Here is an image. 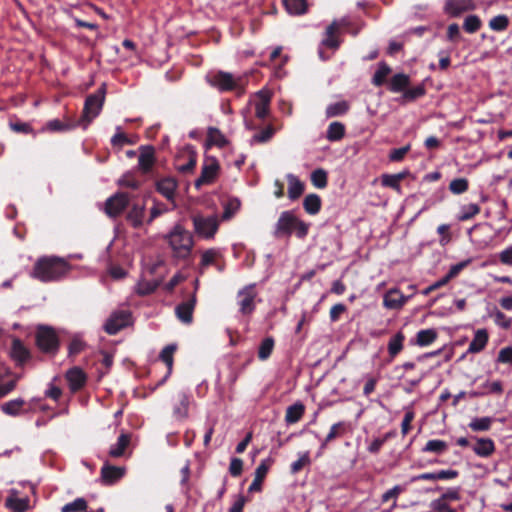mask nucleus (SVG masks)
Here are the masks:
<instances>
[{"label":"nucleus","instance_id":"f257e3e1","mask_svg":"<svg viewBox=\"0 0 512 512\" xmlns=\"http://www.w3.org/2000/svg\"><path fill=\"white\" fill-rule=\"evenodd\" d=\"M70 264L57 256L40 257L34 264L31 276L41 282H56L69 273Z\"/></svg>","mask_w":512,"mask_h":512},{"label":"nucleus","instance_id":"f03ea898","mask_svg":"<svg viewBox=\"0 0 512 512\" xmlns=\"http://www.w3.org/2000/svg\"><path fill=\"white\" fill-rule=\"evenodd\" d=\"M309 232V224L300 220L293 211H283L276 223L274 236L276 238L290 237L292 233L299 239H303Z\"/></svg>","mask_w":512,"mask_h":512},{"label":"nucleus","instance_id":"7ed1b4c3","mask_svg":"<svg viewBox=\"0 0 512 512\" xmlns=\"http://www.w3.org/2000/svg\"><path fill=\"white\" fill-rule=\"evenodd\" d=\"M206 80L210 86L216 88L219 92L235 91L238 96L245 93L248 77L245 75L234 76L232 73L217 71L207 75Z\"/></svg>","mask_w":512,"mask_h":512},{"label":"nucleus","instance_id":"20e7f679","mask_svg":"<svg viewBox=\"0 0 512 512\" xmlns=\"http://www.w3.org/2000/svg\"><path fill=\"white\" fill-rule=\"evenodd\" d=\"M167 240L174 258L186 260L190 256L194 245L193 236L184 227L176 225L167 235Z\"/></svg>","mask_w":512,"mask_h":512},{"label":"nucleus","instance_id":"39448f33","mask_svg":"<svg viewBox=\"0 0 512 512\" xmlns=\"http://www.w3.org/2000/svg\"><path fill=\"white\" fill-rule=\"evenodd\" d=\"M106 97V84L101 86L85 99L80 123L86 128L101 112Z\"/></svg>","mask_w":512,"mask_h":512},{"label":"nucleus","instance_id":"423d86ee","mask_svg":"<svg viewBox=\"0 0 512 512\" xmlns=\"http://www.w3.org/2000/svg\"><path fill=\"white\" fill-rule=\"evenodd\" d=\"M35 343L38 349L46 354H56L60 340L56 330L47 325H39L35 332Z\"/></svg>","mask_w":512,"mask_h":512},{"label":"nucleus","instance_id":"0eeeda50","mask_svg":"<svg viewBox=\"0 0 512 512\" xmlns=\"http://www.w3.org/2000/svg\"><path fill=\"white\" fill-rule=\"evenodd\" d=\"M257 297L256 284H248L237 293V304L239 312L243 316L251 315L256 309L255 298Z\"/></svg>","mask_w":512,"mask_h":512},{"label":"nucleus","instance_id":"6e6552de","mask_svg":"<svg viewBox=\"0 0 512 512\" xmlns=\"http://www.w3.org/2000/svg\"><path fill=\"white\" fill-rule=\"evenodd\" d=\"M193 225L196 233L206 239L213 238L218 230L219 222L216 217H203L196 215L193 217Z\"/></svg>","mask_w":512,"mask_h":512},{"label":"nucleus","instance_id":"1a4fd4ad","mask_svg":"<svg viewBox=\"0 0 512 512\" xmlns=\"http://www.w3.org/2000/svg\"><path fill=\"white\" fill-rule=\"evenodd\" d=\"M220 171V165L216 158H208L202 165L201 174L195 181L196 189L203 185L212 184Z\"/></svg>","mask_w":512,"mask_h":512},{"label":"nucleus","instance_id":"9d476101","mask_svg":"<svg viewBox=\"0 0 512 512\" xmlns=\"http://www.w3.org/2000/svg\"><path fill=\"white\" fill-rule=\"evenodd\" d=\"M129 202L130 198L127 193L118 192L106 200L105 213L111 218H116L128 207Z\"/></svg>","mask_w":512,"mask_h":512},{"label":"nucleus","instance_id":"9b49d317","mask_svg":"<svg viewBox=\"0 0 512 512\" xmlns=\"http://www.w3.org/2000/svg\"><path fill=\"white\" fill-rule=\"evenodd\" d=\"M131 321V313L121 310L113 313L106 321L104 330L109 335L117 334L121 329L127 327Z\"/></svg>","mask_w":512,"mask_h":512},{"label":"nucleus","instance_id":"f8f14e48","mask_svg":"<svg viewBox=\"0 0 512 512\" xmlns=\"http://www.w3.org/2000/svg\"><path fill=\"white\" fill-rule=\"evenodd\" d=\"M9 355L19 367H23L32 358L31 351L19 338L12 339Z\"/></svg>","mask_w":512,"mask_h":512},{"label":"nucleus","instance_id":"ddd939ff","mask_svg":"<svg viewBox=\"0 0 512 512\" xmlns=\"http://www.w3.org/2000/svg\"><path fill=\"white\" fill-rule=\"evenodd\" d=\"M475 9L473 0H445L444 12L450 17H459Z\"/></svg>","mask_w":512,"mask_h":512},{"label":"nucleus","instance_id":"4468645a","mask_svg":"<svg viewBox=\"0 0 512 512\" xmlns=\"http://www.w3.org/2000/svg\"><path fill=\"white\" fill-rule=\"evenodd\" d=\"M196 293L186 301L179 303L175 308L177 318L184 324H190L193 321V312L196 306Z\"/></svg>","mask_w":512,"mask_h":512},{"label":"nucleus","instance_id":"2eb2a0df","mask_svg":"<svg viewBox=\"0 0 512 512\" xmlns=\"http://www.w3.org/2000/svg\"><path fill=\"white\" fill-rule=\"evenodd\" d=\"M459 475V472L457 470H439L436 472H425L421 473L419 475H415L411 477L410 482H417L421 480H429V481H437V480H450L455 479Z\"/></svg>","mask_w":512,"mask_h":512},{"label":"nucleus","instance_id":"dca6fc26","mask_svg":"<svg viewBox=\"0 0 512 512\" xmlns=\"http://www.w3.org/2000/svg\"><path fill=\"white\" fill-rule=\"evenodd\" d=\"M351 430V425L346 421H339L333 424L326 435V437L322 440L320 449H325L329 443L334 441L337 438L343 437Z\"/></svg>","mask_w":512,"mask_h":512},{"label":"nucleus","instance_id":"f3484780","mask_svg":"<svg viewBox=\"0 0 512 512\" xmlns=\"http://www.w3.org/2000/svg\"><path fill=\"white\" fill-rule=\"evenodd\" d=\"M65 377L69 384V388L72 392L79 391L80 389H82L85 386V384L87 382L86 374L84 373V371L81 368H79L77 366L70 368L66 372Z\"/></svg>","mask_w":512,"mask_h":512},{"label":"nucleus","instance_id":"a211bd4d","mask_svg":"<svg viewBox=\"0 0 512 512\" xmlns=\"http://www.w3.org/2000/svg\"><path fill=\"white\" fill-rule=\"evenodd\" d=\"M125 475V468L104 463L101 468V479L106 485H112Z\"/></svg>","mask_w":512,"mask_h":512},{"label":"nucleus","instance_id":"6ab92c4d","mask_svg":"<svg viewBox=\"0 0 512 512\" xmlns=\"http://www.w3.org/2000/svg\"><path fill=\"white\" fill-rule=\"evenodd\" d=\"M338 32L339 25L336 21H333L326 28L325 37L321 41V46H324L332 50H337L341 44V40L338 37Z\"/></svg>","mask_w":512,"mask_h":512},{"label":"nucleus","instance_id":"aec40b11","mask_svg":"<svg viewBox=\"0 0 512 512\" xmlns=\"http://www.w3.org/2000/svg\"><path fill=\"white\" fill-rule=\"evenodd\" d=\"M409 297L404 296L398 289H390L383 298V304L388 309L402 308Z\"/></svg>","mask_w":512,"mask_h":512},{"label":"nucleus","instance_id":"412c9836","mask_svg":"<svg viewBox=\"0 0 512 512\" xmlns=\"http://www.w3.org/2000/svg\"><path fill=\"white\" fill-rule=\"evenodd\" d=\"M177 181L172 177H165L156 182V190L168 201H173L177 189Z\"/></svg>","mask_w":512,"mask_h":512},{"label":"nucleus","instance_id":"4be33fe9","mask_svg":"<svg viewBox=\"0 0 512 512\" xmlns=\"http://www.w3.org/2000/svg\"><path fill=\"white\" fill-rule=\"evenodd\" d=\"M259 100L255 104V116L260 120H265L270 114L271 97L264 91L257 93Z\"/></svg>","mask_w":512,"mask_h":512},{"label":"nucleus","instance_id":"5701e85b","mask_svg":"<svg viewBox=\"0 0 512 512\" xmlns=\"http://www.w3.org/2000/svg\"><path fill=\"white\" fill-rule=\"evenodd\" d=\"M145 216V205L133 204L126 215L127 222L133 228H140L143 225Z\"/></svg>","mask_w":512,"mask_h":512},{"label":"nucleus","instance_id":"b1692460","mask_svg":"<svg viewBox=\"0 0 512 512\" xmlns=\"http://www.w3.org/2000/svg\"><path fill=\"white\" fill-rule=\"evenodd\" d=\"M154 162V148L152 146H142V150L138 158L139 168L143 173H148L152 169Z\"/></svg>","mask_w":512,"mask_h":512},{"label":"nucleus","instance_id":"393cba45","mask_svg":"<svg viewBox=\"0 0 512 512\" xmlns=\"http://www.w3.org/2000/svg\"><path fill=\"white\" fill-rule=\"evenodd\" d=\"M489 340V335L486 329H478L472 341L469 344L468 352L469 353H479L486 347Z\"/></svg>","mask_w":512,"mask_h":512},{"label":"nucleus","instance_id":"a878e982","mask_svg":"<svg viewBox=\"0 0 512 512\" xmlns=\"http://www.w3.org/2000/svg\"><path fill=\"white\" fill-rule=\"evenodd\" d=\"M387 84L389 91L392 93H404L410 85V77L404 73H397L392 76Z\"/></svg>","mask_w":512,"mask_h":512},{"label":"nucleus","instance_id":"bb28decb","mask_svg":"<svg viewBox=\"0 0 512 512\" xmlns=\"http://www.w3.org/2000/svg\"><path fill=\"white\" fill-rule=\"evenodd\" d=\"M197 163V155L194 152L186 153L177 158L176 169L183 174L190 173L194 170Z\"/></svg>","mask_w":512,"mask_h":512},{"label":"nucleus","instance_id":"cd10ccee","mask_svg":"<svg viewBox=\"0 0 512 512\" xmlns=\"http://www.w3.org/2000/svg\"><path fill=\"white\" fill-rule=\"evenodd\" d=\"M131 441L130 434L121 433L117 439L116 444L112 445L109 450V456L112 458H119L124 456L126 449Z\"/></svg>","mask_w":512,"mask_h":512},{"label":"nucleus","instance_id":"c85d7f7f","mask_svg":"<svg viewBox=\"0 0 512 512\" xmlns=\"http://www.w3.org/2000/svg\"><path fill=\"white\" fill-rule=\"evenodd\" d=\"M288 197L291 200H297L304 192L305 185L294 174H287Z\"/></svg>","mask_w":512,"mask_h":512},{"label":"nucleus","instance_id":"c756f323","mask_svg":"<svg viewBox=\"0 0 512 512\" xmlns=\"http://www.w3.org/2000/svg\"><path fill=\"white\" fill-rule=\"evenodd\" d=\"M305 413V405L298 401L293 405H290L286 409L285 422L287 424H295L299 422Z\"/></svg>","mask_w":512,"mask_h":512},{"label":"nucleus","instance_id":"7c9ffc66","mask_svg":"<svg viewBox=\"0 0 512 512\" xmlns=\"http://www.w3.org/2000/svg\"><path fill=\"white\" fill-rule=\"evenodd\" d=\"M176 349H177V346L175 344H170V345L165 346L162 349L161 353H160V356H159L160 359L167 366V373L164 376V378L160 381L159 384H163L167 380V378L170 376V374L172 372V368H173V355H174Z\"/></svg>","mask_w":512,"mask_h":512},{"label":"nucleus","instance_id":"2f4dec72","mask_svg":"<svg viewBox=\"0 0 512 512\" xmlns=\"http://www.w3.org/2000/svg\"><path fill=\"white\" fill-rule=\"evenodd\" d=\"M269 470V466L265 461H262L259 466L255 470V477L252 483L250 484L248 491L249 492H259L262 489V482L264 481Z\"/></svg>","mask_w":512,"mask_h":512},{"label":"nucleus","instance_id":"473e14b6","mask_svg":"<svg viewBox=\"0 0 512 512\" xmlns=\"http://www.w3.org/2000/svg\"><path fill=\"white\" fill-rule=\"evenodd\" d=\"M473 451L480 457H489L495 451V444L490 438H479L473 446Z\"/></svg>","mask_w":512,"mask_h":512},{"label":"nucleus","instance_id":"72a5a7b5","mask_svg":"<svg viewBox=\"0 0 512 512\" xmlns=\"http://www.w3.org/2000/svg\"><path fill=\"white\" fill-rule=\"evenodd\" d=\"M407 172H400L397 174H383L381 176V184L384 187L391 188L398 193H401L400 182L405 179Z\"/></svg>","mask_w":512,"mask_h":512},{"label":"nucleus","instance_id":"f704fd0d","mask_svg":"<svg viewBox=\"0 0 512 512\" xmlns=\"http://www.w3.org/2000/svg\"><path fill=\"white\" fill-rule=\"evenodd\" d=\"M189 403L190 397L184 392L179 393L178 404L173 409V415L179 420L186 419L188 417Z\"/></svg>","mask_w":512,"mask_h":512},{"label":"nucleus","instance_id":"c9c22d12","mask_svg":"<svg viewBox=\"0 0 512 512\" xmlns=\"http://www.w3.org/2000/svg\"><path fill=\"white\" fill-rule=\"evenodd\" d=\"M322 201L319 195L311 193L305 196L303 208L309 215H316L320 212Z\"/></svg>","mask_w":512,"mask_h":512},{"label":"nucleus","instance_id":"e433bc0d","mask_svg":"<svg viewBox=\"0 0 512 512\" xmlns=\"http://www.w3.org/2000/svg\"><path fill=\"white\" fill-rule=\"evenodd\" d=\"M282 3L291 15H303L308 10L307 0H282Z\"/></svg>","mask_w":512,"mask_h":512},{"label":"nucleus","instance_id":"4c0bfd02","mask_svg":"<svg viewBox=\"0 0 512 512\" xmlns=\"http://www.w3.org/2000/svg\"><path fill=\"white\" fill-rule=\"evenodd\" d=\"M391 71V67L386 62H380L375 74L373 75L372 84L376 87H380L387 83L386 79Z\"/></svg>","mask_w":512,"mask_h":512},{"label":"nucleus","instance_id":"58836bf2","mask_svg":"<svg viewBox=\"0 0 512 512\" xmlns=\"http://www.w3.org/2000/svg\"><path fill=\"white\" fill-rule=\"evenodd\" d=\"M345 136V126L341 122H332L329 124L326 138L331 141H339Z\"/></svg>","mask_w":512,"mask_h":512},{"label":"nucleus","instance_id":"ea45409f","mask_svg":"<svg viewBox=\"0 0 512 512\" xmlns=\"http://www.w3.org/2000/svg\"><path fill=\"white\" fill-rule=\"evenodd\" d=\"M5 506L14 512H26L29 509V499L8 497Z\"/></svg>","mask_w":512,"mask_h":512},{"label":"nucleus","instance_id":"a19ab883","mask_svg":"<svg viewBox=\"0 0 512 512\" xmlns=\"http://www.w3.org/2000/svg\"><path fill=\"white\" fill-rule=\"evenodd\" d=\"M162 279L142 280L137 285V294L146 296L152 294L161 284Z\"/></svg>","mask_w":512,"mask_h":512},{"label":"nucleus","instance_id":"79ce46f5","mask_svg":"<svg viewBox=\"0 0 512 512\" xmlns=\"http://www.w3.org/2000/svg\"><path fill=\"white\" fill-rule=\"evenodd\" d=\"M216 145L220 148L227 145V139L217 128L210 127L208 129L207 146Z\"/></svg>","mask_w":512,"mask_h":512},{"label":"nucleus","instance_id":"37998d69","mask_svg":"<svg viewBox=\"0 0 512 512\" xmlns=\"http://www.w3.org/2000/svg\"><path fill=\"white\" fill-rule=\"evenodd\" d=\"M437 332L434 329H423L417 333V345L424 347L432 344L437 338Z\"/></svg>","mask_w":512,"mask_h":512},{"label":"nucleus","instance_id":"c03bdc74","mask_svg":"<svg viewBox=\"0 0 512 512\" xmlns=\"http://www.w3.org/2000/svg\"><path fill=\"white\" fill-rule=\"evenodd\" d=\"M405 336L402 332L396 333L388 343V353L391 357L398 355L403 349Z\"/></svg>","mask_w":512,"mask_h":512},{"label":"nucleus","instance_id":"a18cd8bd","mask_svg":"<svg viewBox=\"0 0 512 512\" xmlns=\"http://www.w3.org/2000/svg\"><path fill=\"white\" fill-rule=\"evenodd\" d=\"M310 180L314 187L324 189L328 184V174L324 169L318 168L311 173Z\"/></svg>","mask_w":512,"mask_h":512},{"label":"nucleus","instance_id":"49530a36","mask_svg":"<svg viewBox=\"0 0 512 512\" xmlns=\"http://www.w3.org/2000/svg\"><path fill=\"white\" fill-rule=\"evenodd\" d=\"M24 404L25 401L21 398L13 399L2 404L1 410L7 415L17 416Z\"/></svg>","mask_w":512,"mask_h":512},{"label":"nucleus","instance_id":"de8ad7c7","mask_svg":"<svg viewBox=\"0 0 512 512\" xmlns=\"http://www.w3.org/2000/svg\"><path fill=\"white\" fill-rule=\"evenodd\" d=\"M349 110V104L346 101H339L336 103H332L327 106L326 108V116L328 118L330 117H337L344 115Z\"/></svg>","mask_w":512,"mask_h":512},{"label":"nucleus","instance_id":"09e8293b","mask_svg":"<svg viewBox=\"0 0 512 512\" xmlns=\"http://www.w3.org/2000/svg\"><path fill=\"white\" fill-rule=\"evenodd\" d=\"M274 344L275 342L272 337L263 339L258 349V358L262 361L267 360L273 352Z\"/></svg>","mask_w":512,"mask_h":512},{"label":"nucleus","instance_id":"8fccbe9b","mask_svg":"<svg viewBox=\"0 0 512 512\" xmlns=\"http://www.w3.org/2000/svg\"><path fill=\"white\" fill-rule=\"evenodd\" d=\"M88 509L87 501L84 498H76L74 501L65 504L61 512H86Z\"/></svg>","mask_w":512,"mask_h":512},{"label":"nucleus","instance_id":"3c124183","mask_svg":"<svg viewBox=\"0 0 512 512\" xmlns=\"http://www.w3.org/2000/svg\"><path fill=\"white\" fill-rule=\"evenodd\" d=\"M480 213V206L478 204H468L461 207L460 213L458 215L459 221H467L472 219L474 216Z\"/></svg>","mask_w":512,"mask_h":512},{"label":"nucleus","instance_id":"603ef678","mask_svg":"<svg viewBox=\"0 0 512 512\" xmlns=\"http://www.w3.org/2000/svg\"><path fill=\"white\" fill-rule=\"evenodd\" d=\"M510 20L508 16L501 14L493 17L489 21V27L491 30L496 32H502L505 31L509 26Z\"/></svg>","mask_w":512,"mask_h":512},{"label":"nucleus","instance_id":"864d4df0","mask_svg":"<svg viewBox=\"0 0 512 512\" xmlns=\"http://www.w3.org/2000/svg\"><path fill=\"white\" fill-rule=\"evenodd\" d=\"M448 448V445L445 441L439 439L429 440L426 445L423 447V452H431L436 454L444 453Z\"/></svg>","mask_w":512,"mask_h":512},{"label":"nucleus","instance_id":"5fc2aeb1","mask_svg":"<svg viewBox=\"0 0 512 512\" xmlns=\"http://www.w3.org/2000/svg\"><path fill=\"white\" fill-rule=\"evenodd\" d=\"M426 93V90L423 85H418L413 88H407L404 93L402 94V99L404 102H412L416 99L424 96Z\"/></svg>","mask_w":512,"mask_h":512},{"label":"nucleus","instance_id":"6e6d98bb","mask_svg":"<svg viewBox=\"0 0 512 512\" xmlns=\"http://www.w3.org/2000/svg\"><path fill=\"white\" fill-rule=\"evenodd\" d=\"M118 185L135 190L140 187L141 183L133 172H127L118 180Z\"/></svg>","mask_w":512,"mask_h":512},{"label":"nucleus","instance_id":"4d7b16f0","mask_svg":"<svg viewBox=\"0 0 512 512\" xmlns=\"http://www.w3.org/2000/svg\"><path fill=\"white\" fill-rule=\"evenodd\" d=\"M482 22L477 15H468L464 19L463 29L470 34L476 33L481 28Z\"/></svg>","mask_w":512,"mask_h":512},{"label":"nucleus","instance_id":"13d9d810","mask_svg":"<svg viewBox=\"0 0 512 512\" xmlns=\"http://www.w3.org/2000/svg\"><path fill=\"white\" fill-rule=\"evenodd\" d=\"M275 132V128L270 124L266 128L254 134L252 140L257 143H266L272 139Z\"/></svg>","mask_w":512,"mask_h":512},{"label":"nucleus","instance_id":"bf43d9fd","mask_svg":"<svg viewBox=\"0 0 512 512\" xmlns=\"http://www.w3.org/2000/svg\"><path fill=\"white\" fill-rule=\"evenodd\" d=\"M469 188V182L466 178L453 179L449 184V190L456 195L466 192Z\"/></svg>","mask_w":512,"mask_h":512},{"label":"nucleus","instance_id":"052dcab7","mask_svg":"<svg viewBox=\"0 0 512 512\" xmlns=\"http://www.w3.org/2000/svg\"><path fill=\"white\" fill-rule=\"evenodd\" d=\"M311 460L309 457V452H304L296 461H294L290 466V471L292 474L299 473L305 466L310 465Z\"/></svg>","mask_w":512,"mask_h":512},{"label":"nucleus","instance_id":"680f3d73","mask_svg":"<svg viewBox=\"0 0 512 512\" xmlns=\"http://www.w3.org/2000/svg\"><path fill=\"white\" fill-rule=\"evenodd\" d=\"M492 420L489 417L475 418L473 419L469 427L473 431H488L491 427Z\"/></svg>","mask_w":512,"mask_h":512},{"label":"nucleus","instance_id":"e2e57ef3","mask_svg":"<svg viewBox=\"0 0 512 512\" xmlns=\"http://www.w3.org/2000/svg\"><path fill=\"white\" fill-rule=\"evenodd\" d=\"M240 207V201L238 199H230L224 206V212L222 218L224 220L230 219Z\"/></svg>","mask_w":512,"mask_h":512},{"label":"nucleus","instance_id":"0e129e2a","mask_svg":"<svg viewBox=\"0 0 512 512\" xmlns=\"http://www.w3.org/2000/svg\"><path fill=\"white\" fill-rule=\"evenodd\" d=\"M472 263V258L465 259L455 265H452L447 273L448 278H455L459 273Z\"/></svg>","mask_w":512,"mask_h":512},{"label":"nucleus","instance_id":"69168bd1","mask_svg":"<svg viewBox=\"0 0 512 512\" xmlns=\"http://www.w3.org/2000/svg\"><path fill=\"white\" fill-rule=\"evenodd\" d=\"M461 499L460 488H450L443 493L437 500L448 503V501H458Z\"/></svg>","mask_w":512,"mask_h":512},{"label":"nucleus","instance_id":"338daca9","mask_svg":"<svg viewBox=\"0 0 512 512\" xmlns=\"http://www.w3.org/2000/svg\"><path fill=\"white\" fill-rule=\"evenodd\" d=\"M410 151V145L401 148L392 149L389 153V160L392 162H400L404 159L406 154Z\"/></svg>","mask_w":512,"mask_h":512},{"label":"nucleus","instance_id":"774afa93","mask_svg":"<svg viewBox=\"0 0 512 512\" xmlns=\"http://www.w3.org/2000/svg\"><path fill=\"white\" fill-rule=\"evenodd\" d=\"M85 347L86 344L81 339L73 338L68 347L69 356L71 357L78 355L84 350Z\"/></svg>","mask_w":512,"mask_h":512}]
</instances>
